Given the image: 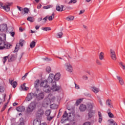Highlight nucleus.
<instances>
[{
	"instance_id": "obj_1",
	"label": "nucleus",
	"mask_w": 125,
	"mask_h": 125,
	"mask_svg": "<svg viewBox=\"0 0 125 125\" xmlns=\"http://www.w3.org/2000/svg\"><path fill=\"white\" fill-rule=\"evenodd\" d=\"M37 107V104L35 102H32L29 104L27 106L26 108V112L28 114L32 113L36 110Z\"/></svg>"
},
{
	"instance_id": "obj_2",
	"label": "nucleus",
	"mask_w": 125,
	"mask_h": 125,
	"mask_svg": "<svg viewBox=\"0 0 125 125\" xmlns=\"http://www.w3.org/2000/svg\"><path fill=\"white\" fill-rule=\"evenodd\" d=\"M64 68L67 72H69V73H73L74 71L73 66H72V65L69 62H66L64 64Z\"/></svg>"
},
{
	"instance_id": "obj_3",
	"label": "nucleus",
	"mask_w": 125,
	"mask_h": 125,
	"mask_svg": "<svg viewBox=\"0 0 125 125\" xmlns=\"http://www.w3.org/2000/svg\"><path fill=\"white\" fill-rule=\"evenodd\" d=\"M37 96V94L34 93H29L27 94V95L26 97L25 98L26 101H27L28 102H29V101H31L33 98H34V97H36Z\"/></svg>"
},
{
	"instance_id": "obj_4",
	"label": "nucleus",
	"mask_w": 125,
	"mask_h": 125,
	"mask_svg": "<svg viewBox=\"0 0 125 125\" xmlns=\"http://www.w3.org/2000/svg\"><path fill=\"white\" fill-rule=\"evenodd\" d=\"M6 37L5 34H0V46H3L4 44Z\"/></svg>"
},
{
	"instance_id": "obj_5",
	"label": "nucleus",
	"mask_w": 125,
	"mask_h": 125,
	"mask_svg": "<svg viewBox=\"0 0 125 125\" xmlns=\"http://www.w3.org/2000/svg\"><path fill=\"white\" fill-rule=\"evenodd\" d=\"M2 3L0 2V8H3L5 11H9L10 10V3H8L3 6Z\"/></svg>"
},
{
	"instance_id": "obj_6",
	"label": "nucleus",
	"mask_w": 125,
	"mask_h": 125,
	"mask_svg": "<svg viewBox=\"0 0 125 125\" xmlns=\"http://www.w3.org/2000/svg\"><path fill=\"white\" fill-rule=\"evenodd\" d=\"M12 47V45L9 43L4 42L3 46H0V49H3V48H6L7 49H9Z\"/></svg>"
},
{
	"instance_id": "obj_7",
	"label": "nucleus",
	"mask_w": 125,
	"mask_h": 125,
	"mask_svg": "<svg viewBox=\"0 0 125 125\" xmlns=\"http://www.w3.org/2000/svg\"><path fill=\"white\" fill-rule=\"evenodd\" d=\"M110 57L112 60L116 61L117 60V57L116 56V52L112 49L110 50Z\"/></svg>"
},
{
	"instance_id": "obj_8",
	"label": "nucleus",
	"mask_w": 125,
	"mask_h": 125,
	"mask_svg": "<svg viewBox=\"0 0 125 125\" xmlns=\"http://www.w3.org/2000/svg\"><path fill=\"white\" fill-rule=\"evenodd\" d=\"M55 76V75H53V74H50L47 79L48 82L51 83L56 82Z\"/></svg>"
},
{
	"instance_id": "obj_9",
	"label": "nucleus",
	"mask_w": 125,
	"mask_h": 125,
	"mask_svg": "<svg viewBox=\"0 0 125 125\" xmlns=\"http://www.w3.org/2000/svg\"><path fill=\"white\" fill-rule=\"evenodd\" d=\"M52 83V87L51 88L53 91H58L60 89V87L56 85V82H54Z\"/></svg>"
},
{
	"instance_id": "obj_10",
	"label": "nucleus",
	"mask_w": 125,
	"mask_h": 125,
	"mask_svg": "<svg viewBox=\"0 0 125 125\" xmlns=\"http://www.w3.org/2000/svg\"><path fill=\"white\" fill-rule=\"evenodd\" d=\"M7 31V25L3 24L0 25V32H5Z\"/></svg>"
},
{
	"instance_id": "obj_11",
	"label": "nucleus",
	"mask_w": 125,
	"mask_h": 125,
	"mask_svg": "<svg viewBox=\"0 0 125 125\" xmlns=\"http://www.w3.org/2000/svg\"><path fill=\"white\" fill-rule=\"evenodd\" d=\"M93 107H94V104L93 103H89L87 104V110L88 111H92Z\"/></svg>"
},
{
	"instance_id": "obj_12",
	"label": "nucleus",
	"mask_w": 125,
	"mask_h": 125,
	"mask_svg": "<svg viewBox=\"0 0 125 125\" xmlns=\"http://www.w3.org/2000/svg\"><path fill=\"white\" fill-rule=\"evenodd\" d=\"M67 117H68V113H67V111H65L61 121L62 124H63L65 121H67Z\"/></svg>"
},
{
	"instance_id": "obj_13",
	"label": "nucleus",
	"mask_w": 125,
	"mask_h": 125,
	"mask_svg": "<svg viewBox=\"0 0 125 125\" xmlns=\"http://www.w3.org/2000/svg\"><path fill=\"white\" fill-rule=\"evenodd\" d=\"M43 90L44 92H46V93H49V92H50V91H51V88L50 87V86H49V85H47L44 88H43Z\"/></svg>"
},
{
	"instance_id": "obj_14",
	"label": "nucleus",
	"mask_w": 125,
	"mask_h": 125,
	"mask_svg": "<svg viewBox=\"0 0 125 125\" xmlns=\"http://www.w3.org/2000/svg\"><path fill=\"white\" fill-rule=\"evenodd\" d=\"M43 114H44V111H43V110L40 109L37 111V116L38 117V118H41L43 116Z\"/></svg>"
},
{
	"instance_id": "obj_15",
	"label": "nucleus",
	"mask_w": 125,
	"mask_h": 125,
	"mask_svg": "<svg viewBox=\"0 0 125 125\" xmlns=\"http://www.w3.org/2000/svg\"><path fill=\"white\" fill-rule=\"evenodd\" d=\"M38 100H42L43 98H44V94L43 93H40L38 95L36 96Z\"/></svg>"
},
{
	"instance_id": "obj_16",
	"label": "nucleus",
	"mask_w": 125,
	"mask_h": 125,
	"mask_svg": "<svg viewBox=\"0 0 125 125\" xmlns=\"http://www.w3.org/2000/svg\"><path fill=\"white\" fill-rule=\"evenodd\" d=\"M48 82V80H44L42 81L40 83V86H41V87H43V88L45 87V86L48 85L47 84Z\"/></svg>"
},
{
	"instance_id": "obj_17",
	"label": "nucleus",
	"mask_w": 125,
	"mask_h": 125,
	"mask_svg": "<svg viewBox=\"0 0 125 125\" xmlns=\"http://www.w3.org/2000/svg\"><path fill=\"white\" fill-rule=\"evenodd\" d=\"M106 105L108 106L110 108H113V104H112V100L109 99H107L105 103Z\"/></svg>"
},
{
	"instance_id": "obj_18",
	"label": "nucleus",
	"mask_w": 125,
	"mask_h": 125,
	"mask_svg": "<svg viewBox=\"0 0 125 125\" xmlns=\"http://www.w3.org/2000/svg\"><path fill=\"white\" fill-rule=\"evenodd\" d=\"M117 79L119 81V83L121 85H124L125 84V81L123 78L120 76H117Z\"/></svg>"
},
{
	"instance_id": "obj_19",
	"label": "nucleus",
	"mask_w": 125,
	"mask_h": 125,
	"mask_svg": "<svg viewBox=\"0 0 125 125\" xmlns=\"http://www.w3.org/2000/svg\"><path fill=\"white\" fill-rule=\"evenodd\" d=\"M79 109L81 112H84L86 110V105L84 104H81Z\"/></svg>"
},
{
	"instance_id": "obj_20",
	"label": "nucleus",
	"mask_w": 125,
	"mask_h": 125,
	"mask_svg": "<svg viewBox=\"0 0 125 125\" xmlns=\"http://www.w3.org/2000/svg\"><path fill=\"white\" fill-rule=\"evenodd\" d=\"M16 109L17 110V111H18V112H24V111H25V106H19L17 107Z\"/></svg>"
},
{
	"instance_id": "obj_21",
	"label": "nucleus",
	"mask_w": 125,
	"mask_h": 125,
	"mask_svg": "<svg viewBox=\"0 0 125 125\" xmlns=\"http://www.w3.org/2000/svg\"><path fill=\"white\" fill-rule=\"evenodd\" d=\"M29 89V88L26 86V83H24L21 86V90H24L27 91Z\"/></svg>"
},
{
	"instance_id": "obj_22",
	"label": "nucleus",
	"mask_w": 125,
	"mask_h": 125,
	"mask_svg": "<svg viewBox=\"0 0 125 125\" xmlns=\"http://www.w3.org/2000/svg\"><path fill=\"white\" fill-rule=\"evenodd\" d=\"M62 7V8H61ZM56 10L57 11H63V10H65V9H64V6L62 5L61 7L59 5L56 6Z\"/></svg>"
},
{
	"instance_id": "obj_23",
	"label": "nucleus",
	"mask_w": 125,
	"mask_h": 125,
	"mask_svg": "<svg viewBox=\"0 0 125 125\" xmlns=\"http://www.w3.org/2000/svg\"><path fill=\"white\" fill-rule=\"evenodd\" d=\"M9 83H10V84H11V85H12L13 87H14V88H15V87H16V86H17V82H16V81H14L13 82V80H9Z\"/></svg>"
},
{
	"instance_id": "obj_24",
	"label": "nucleus",
	"mask_w": 125,
	"mask_h": 125,
	"mask_svg": "<svg viewBox=\"0 0 125 125\" xmlns=\"http://www.w3.org/2000/svg\"><path fill=\"white\" fill-rule=\"evenodd\" d=\"M91 90L95 94L98 93V92H99V89L96 87H91Z\"/></svg>"
},
{
	"instance_id": "obj_25",
	"label": "nucleus",
	"mask_w": 125,
	"mask_h": 125,
	"mask_svg": "<svg viewBox=\"0 0 125 125\" xmlns=\"http://www.w3.org/2000/svg\"><path fill=\"white\" fill-rule=\"evenodd\" d=\"M41 124V120L40 119H35L33 122V125H40Z\"/></svg>"
},
{
	"instance_id": "obj_26",
	"label": "nucleus",
	"mask_w": 125,
	"mask_h": 125,
	"mask_svg": "<svg viewBox=\"0 0 125 125\" xmlns=\"http://www.w3.org/2000/svg\"><path fill=\"white\" fill-rule=\"evenodd\" d=\"M98 116H99V123L101 124L102 122L103 117H102V114H101V112L100 111L98 112Z\"/></svg>"
},
{
	"instance_id": "obj_27",
	"label": "nucleus",
	"mask_w": 125,
	"mask_h": 125,
	"mask_svg": "<svg viewBox=\"0 0 125 125\" xmlns=\"http://www.w3.org/2000/svg\"><path fill=\"white\" fill-rule=\"evenodd\" d=\"M60 77H61L60 73H57L55 75V81H59L60 80Z\"/></svg>"
},
{
	"instance_id": "obj_28",
	"label": "nucleus",
	"mask_w": 125,
	"mask_h": 125,
	"mask_svg": "<svg viewBox=\"0 0 125 125\" xmlns=\"http://www.w3.org/2000/svg\"><path fill=\"white\" fill-rule=\"evenodd\" d=\"M29 12V9L28 8H24V9L22 10V11L21 12V14L22 15H24L25 13H28Z\"/></svg>"
},
{
	"instance_id": "obj_29",
	"label": "nucleus",
	"mask_w": 125,
	"mask_h": 125,
	"mask_svg": "<svg viewBox=\"0 0 125 125\" xmlns=\"http://www.w3.org/2000/svg\"><path fill=\"white\" fill-rule=\"evenodd\" d=\"M50 108L53 109H57L58 108V106L56 105V104H52L50 105Z\"/></svg>"
},
{
	"instance_id": "obj_30",
	"label": "nucleus",
	"mask_w": 125,
	"mask_h": 125,
	"mask_svg": "<svg viewBox=\"0 0 125 125\" xmlns=\"http://www.w3.org/2000/svg\"><path fill=\"white\" fill-rule=\"evenodd\" d=\"M108 123L110 125H118L117 123H116L113 119H110L108 120Z\"/></svg>"
},
{
	"instance_id": "obj_31",
	"label": "nucleus",
	"mask_w": 125,
	"mask_h": 125,
	"mask_svg": "<svg viewBox=\"0 0 125 125\" xmlns=\"http://www.w3.org/2000/svg\"><path fill=\"white\" fill-rule=\"evenodd\" d=\"M99 59L100 60H103L104 59V53L101 52L99 54Z\"/></svg>"
},
{
	"instance_id": "obj_32",
	"label": "nucleus",
	"mask_w": 125,
	"mask_h": 125,
	"mask_svg": "<svg viewBox=\"0 0 125 125\" xmlns=\"http://www.w3.org/2000/svg\"><path fill=\"white\" fill-rule=\"evenodd\" d=\"M35 87H39V85H40V80H37L34 83Z\"/></svg>"
},
{
	"instance_id": "obj_33",
	"label": "nucleus",
	"mask_w": 125,
	"mask_h": 125,
	"mask_svg": "<svg viewBox=\"0 0 125 125\" xmlns=\"http://www.w3.org/2000/svg\"><path fill=\"white\" fill-rule=\"evenodd\" d=\"M89 113H88V117L89 118H92L93 116V113H94V111L93 110H90L88 111Z\"/></svg>"
},
{
	"instance_id": "obj_34",
	"label": "nucleus",
	"mask_w": 125,
	"mask_h": 125,
	"mask_svg": "<svg viewBox=\"0 0 125 125\" xmlns=\"http://www.w3.org/2000/svg\"><path fill=\"white\" fill-rule=\"evenodd\" d=\"M82 101H83V99H80L78 100H77L76 102V106H79L81 103H82Z\"/></svg>"
},
{
	"instance_id": "obj_35",
	"label": "nucleus",
	"mask_w": 125,
	"mask_h": 125,
	"mask_svg": "<svg viewBox=\"0 0 125 125\" xmlns=\"http://www.w3.org/2000/svg\"><path fill=\"white\" fill-rule=\"evenodd\" d=\"M31 48H34V46H36V42L35 41H32L30 44Z\"/></svg>"
},
{
	"instance_id": "obj_36",
	"label": "nucleus",
	"mask_w": 125,
	"mask_h": 125,
	"mask_svg": "<svg viewBox=\"0 0 125 125\" xmlns=\"http://www.w3.org/2000/svg\"><path fill=\"white\" fill-rule=\"evenodd\" d=\"M25 42L23 40H21L19 41V45H21V46H23L24 43H25Z\"/></svg>"
},
{
	"instance_id": "obj_37",
	"label": "nucleus",
	"mask_w": 125,
	"mask_h": 125,
	"mask_svg": "<svg viewBox=\"0 0 125 125\" xmlns=\"http://www.w3.org/2000/svg\"><path fill=\"white\" fill-rule=\"evenodd\" d=\"M98 101L99 102L101 106H103V104L102 103V100H101V98L100 97H97Z\"/></svg>"
},
{
	"instance_id": "obj_38",
	"label": "nucleus",
	"mask_w": 125,
	"mask_h": 125,
	"mask_svg": "<svg viewBox=\"0 0 125 125\" xmlns=\"http://www.w3.org/2000/svg\"><path fill=\"white\" fill-rule=\"evenodd\" d=\"M50 114H51V110L50 109H48L46 111L45 115L47 117L48 116H50Z\"/></svg>"
},
{
	"instance_id": "obj_39",
	"label": "nucleus",
	"mask_w": 125,
	"mask_h": 125,
	"mask_svg": "<svg viewBox=\"0 0 125 125\" xmlns=\"http://www.w3.org/2000/svg\"><path fill=\"white\" fill-rule=\"evenodd\" d=\"M54 13H53L51 16L48 17L49 21H52V20H53V19L54 18Z\"/></svg>"
},
{
	"instance_id": "obj_40",
	"label": "nucleus",
	"mask_w": 125,
	"mask_h": 125,
	"mask_svg": "<svg viewBox=\"0 0 125 125\" xmlns=\"http://www.w3.org/2000/svg\"><path fill=\"white\" fill-rule=\"evenodd\" d=\"M51 96H52V95H49L48 97L49 98L50 100H51V101H52V102H54V101H55V97H52V98H50Z\"/></svg>"
},
{
	"instance_id": "obj_41",
	"label": "nucleus",
	"mask_w": 125,
	"mask_h": 125,
	"mask_svg": "<svg viewBox=\"0 0 125 125\" xmlns=\"http://www.w3.org/2000/svg\"><path fill=\"white\" fill-rule=\"evenodd\" d=\"M7 59H8V56L4 57L3 58L2 62H3V64H5V62H6V61H7Z\"/></svg>"
},
{
	"instance_id": "obj_42",
	"label": "nucleus",
	"mask_w": 125,
	"mask_h": 125,
	"mask_svg": "<svg viewBox=\"0 0 125 125\" xmlns=\"http://www.w3.org/2000/svg\"><path fill=\"white\" fill-rule=\"evenodd\" d=\"M66 20L67 21H72V20H74V17L73 16H69L66 18Z\"/></svg>"
},
{
	"instance_id": "obj_43",
	"label": "nucleus",
	"mask_w": 125,
	"mask_h": 125,
	"mask_svg": "<svg viewBox=\"0 0 125 125\" xmlns=\"http://www.w3.org/2000/svg\"><path fill=\"white\" fill-rule=\"evenodd\" d=\"M42 30H43V31H50V30H51V28H50V27H43L42 28Z\"/></svg>"
},
{
	"instance_id": "obj_44",
	"label": "nucleus",
	"mask_w": 125,
	"mask_h": 125,
	"mask_svg": "<svg viewBox=\"0 0 125 125\" xmlns=\"http://www.w3.org/2000/svg\"><path fill=\"white\" fill-rule=\"evenodd\" d=\"M27 20L29 21V22H34V19L31 17H28L27 19Z\"/></svg>"
},
{
	"instance_id": "obj_45",
	"label": "nucleus",
	"mask_w": 125,
	"mask_h": 125,
	"mask_svg": "<svg viewBox=\"0 0 125 125\" xmlns=\"http://www.w3.org/2000/svg\"><path fill=\"white\" fill-rule=\"evenodd\" d=\"M19 49V44H17L14 50L15 52H17Z\"/></svg>"
},
{
	"instance_id": "obj_46",
	"label": "nucleus",
	"mask_w": 125,
	"mask_h": 125,
	"mask_svg": "<svg viewBox=\"0 0 125 125\" xmlns=\"http://www.w3.org/2000/svg\"><path fill=\"white\" fill-rule=\"evenodd\" d=\"M46 71L47 73H50L51 72V68L50 66H47L46 68Z\"/></svg>"
},
{
	"instance_id": "obj_47",
	"label": "nucleus",
	"mask_w": 125,
	"mask_h": 125,
	"mask_svg": "<svg viewBox=\"0 0 125 125\" xmlns=\"http://www.w3.org/2000/svg\"><path fill=\"white\" fill-rule=\"evenodd\" d=\"M119 65L120 66H121L122 67L123 70H125V65H124V64L123 63V62H119Z\"/></svg>"
},
{
	"instance_id": "obj_48",
	"label": "nucleus",
	"mask_w": 125,
	"mask_h": 125,
	"mask_svg": "<svg viewBox=\"0 0 125 125\" xmlns=\"http://www.w3.org/2000/svg\"><path fill=\"white\" fill-rule=\"evenodd\" d=\"M57 35L59 37V38H62V36H63V33L60 32L57 34Z\"/></svg>"
},
{
	"instance_id": "obj_49",
	"label": "nucleus",
	"mask_w": 125,
	"mask_h": 125,
	"mask_svg": "<svg viewBox=\"0 0 125 125\" xmlns=\"http://www.w3.org/2000/svg\"><path fill=\"white\" fill-rule=\"evenodd\" d=\"M53 119V117H50L49 115L47 116V121H51Z\"/></svg>"
},
{
	"instance_id": "obj_50",
	"label": "nucleus",
	"mask_w": 125,
	"mask_h": 125,
	"mask_svg": "<svg viewBox=\"0 0 125 125\" xmlns=\"http://www.w3.org/2000/svg\"><path fill=\"white\" fill-rule=\"evenodd\" d=\"M96 62L98 65H100V66L102 65V63H101V62H100V61L98 60H97Z\"/></svg>"
},
{
	"instance_id": "obj_51",
	"label": "nucleus",
	"mask_w": 125,
	"mask_h": 125,
	"mask_svg": "<svg viewBox=\"0 0 125 125\" xmlns=\"http://www.w3.org/2000/svg\"><path fill=\"white\" fill-rule=\"evenodd\" d=\"M76 2H77V0H71L69 3H76Z\"/></svg>"
},
{
	"instance_id": "obj_52",
	"label": "nucleus",
	"mask_w": 125,
	"mask_h": 125,
	"mask_svg": "<svg viewBox=\"0 0 125 125\" xmlns=\"http://www.w3.org/2000/svg\"><path fill=\"white\" fill-rule=\"evenodd\" d=\"M17 7L18 9H19V10H20V11H21V12H22V11H23V8H22L19 6H17Z\"/></svg>"
},
{
	"instance_id": "obj_53",
	"label": "nucleus",
	"mask_w": 125,
	"mask_h": 125,
	"mask_svg": "<svg viewBox=\"0 0 125 125\" xmlns=\"http://www.w3.org/2000/svg\"><path fill=\"white\" fill-rule=\"evenodd\" d=\"M82 78L84 81H87V76L86 75H83Z\"/></svg>"
},
{
	"instance_id": "obj_54",
	"label": "nucleus",
	"mask_w": 125,
	"mask_h": 125,
	"mask_svg": "<svg viewBox=\"0 0 125 125\" xmlns=\"http://www.w3.org/2000/svg\"><path fill=\"white\" fill-rule=\"evenodd\" d=\"M108 116L109 117V118H113L114 117V115H113V114H112V113L109 112Z\"/></svg>"
},
{
	"instance_id": "obj_55",
	"label": "nucleus",
	"mask_w": 125,
	"mask_h": 125,
	"mask_svg": "<svg viewBox=\"0 0 125 125\" xmlns=\"http://www.w3.org/2000/svg\"><path fill=\"white\" fill-rule=\"evenodd\" d=\"M75 85L76 89H80V86L79 85H78L76 83H75Z\"/></svg>"
},
{
	"instance_id": "obj_56",
	"label": "nucleus",
	"mask_w": 125,
	"mask_h": 125,
	"mask_svg": "<svg viewBox=\"0 0 125 125\" xmlns=\"http://www.w3.org/2000/svg\"><path fill=\"white\" fill-rule=\"evenodd\" d=\"M14 60V56H12L9 59V61L10 62L11 61H13Z\"/></svg>"
},
{
	"instance_id": "obj_57",
	"label": "nucleus",
	"mask_w": 125,
	"mask_h": 125,
	"mask_svg": "<svg viewBox=\"0 0 125 125\" xmlns=\"http://www.w3.org/2000/svg\"><path fill=\"white\" fill-rule=\"evenodd\" d=\"M10 34L11 37H14V36L15 35V32H10Z\"/></svg>"
},
{
	"instance_id": "obj_58",
	"label": "nucleus",
	"mask_w": 125,
	"mask_h": 125,
	"mask_svg": "<svg viewBox=\"0 0 125 125\" xmlns=\"http://www.w3.org/2000/svg\"><path fill=\"white\" fill-rule=\"evenodd\" d=\"M0 92H3V87L2 86H0Z\"/></svg>"
},
{
	"instance_id": "obj_59",
	"label": "nucleus",
	"mask_w": 125,
	"mask_h": 125,
	"mask_svg": "<svg viewBox=\"0 0 125 125\" xmlns=\"http://www.w3.org/2000/svg\"><path fill=\"white\" fill-rule=\"evenodd\" d=\"M43 23H45L46 22V20H47V17H45L42 19Z\"/></svg>"
},
{
	"instance_id": "obj_60",
	"label": "nucleus",
	"mask_w": 125,
	"mask_h": 125,
	"mask_svg": "<svg viewBox=\"0 0 125 125\" xmlns=\"http://www.w3.org/2000/svg\"><path fill=\"white\" fill-rule=\"evenodd\" d=\"M51 7V5H47L44 7L45 9H48V8H50Z\"/></svg>"
},
{
	"instance_id": "obj_61",
	"label": "nucleus",
	"mask_w": 125,
	"mask_h": 125,
	"mask_svg": "<svg viewBox=\"0 0 125 125\" xmlns=\"http://www.w3.org/2000/svg\"><path fill=\"white\" fill-rule=\"evenodd\" d=\"M20 123H24V118H21L20 119Z\"/></svg>"
},
{
	"instance_id": "obj_62",
	"label": "nucleus",
	"mask_w": 125,
	"mask_h": 125,
	"mask_svg": "<svg viewBox=\"0 0 125 125\" xmlns=\"http://www.w3.org/2000/svg\"><path fill=\"white\" fill-rule=\"evenodd\" d=\"M6 108V104H5L4 106L2 107L1 111H4Z\"/></svg>"
},
{
	"instance_id": "obj_63",
	"label": "nucleus",
	"mask_w": 125,
	"mask_h": 125,
	"mask_svg": "<svg viewBox=\"0 0 125 125\" xmlns=\"http://www.w3.org/2000/svg\"><path fill=\"white\" fill-rule=\"evenodd\" d=\"M83 125H90V122H87L84 123Z\"/></svg>"
},
{
	"instance_id": "obj_64",
	"label": "nucleus",
	"mask_w": 125,
	"mask_h": 125,
	"mask_svg": "<svg viewBox=\"0 0 125 125\" xmlns=\"http://www.w3.org/2000/svg\"><path fill=\"white\" fill-rule=\"evenodd\" d=\"M40 125H47L46 123H42V124L40 123Z\"/></svg>"
}]
</instances>
